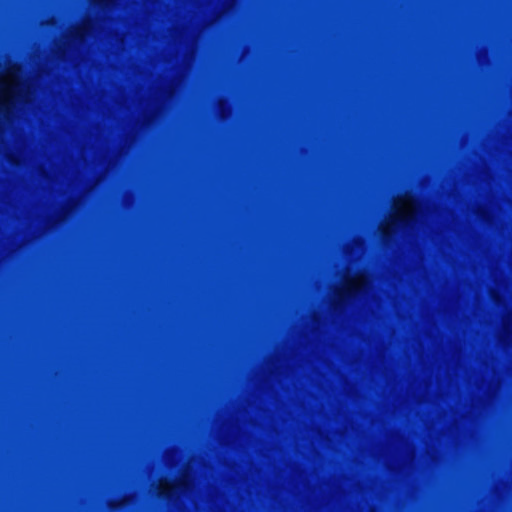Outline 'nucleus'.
<instances>
[{
	"label": "nucleus",
	"instance_id": "obj_3",
	"mask_svg": "<svg viewBox=\"0 0 512 512\" xmlns=\"http://www.w3.org/2000/svg\"><path fill=\"white\" fill-rule=\"evenodd\" d=\"M112 0H95V3L98 5H107Z\"/></svg>",
	"mask_w": 512,
	"mask_h": 512
},
{
	"label": "nucleus",
	"instance_id": "obj_2",
	"mask_svg": "<svg viewBox=\"0 0 512 512\" xmlns=\"http://www.w3.org/2000/svg\"><path fill=\"white\" fill-rule=\"evenodd\" d=\"M392 222L396 224H401L403 226H409L412 222V218L410 217H394L392 218Z\"/></svg>",
	"mask_w": 512,
	"mask_h": 512
},
{
	"label": "nucleus",
	"instance_id": "obj_4",
	"mask_svg": "<svg viewBox=\"0 0 512 512\" xmlns=\"http://www.w3.org/2000/svg\"><path fill=\"white\" fill-rule=\"evenodd\" d=\"M345 292H346L348 295H350V294H351V292H352V290H351L350 288H347V289L345 290Z\"/></svg>",
	"mask_w": 512,
	"mask_h": 512
},
{
	"label": "nucleus",
	"instance_id": "obj_1",
	"mask_svg": "<svg viewBox=\"0 0 512 512\" xmlns=\"http://www.w3.org/2000/svg\"><path fill=\"white\" fill-rule=\"evenodd\" d=\"M97 31L95 21L92 18H86L65 33L63 41L69 47L85 46L95 38Z\"/></svg>",
	"mask_w": 512,
	"mask_h": 512
}]
</instances>
